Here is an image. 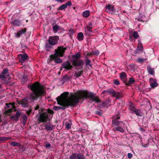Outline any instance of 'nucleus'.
I'll return each mask as SVG.
<instances>
[{
  "instance_id": "39",
  "label": "nucleus",
  "mask_w": 159,
  "mask_h": 159,
  "mask_svg": "<svg viewBox=\"0 0 159 159\" xmlns=\"http://www.w3.org/2000/svg\"><path fill=\"white\" fill-rule=\"evenodd\" d=\"M67 7L65 4H62V5L60 6L59 8V10H62L66 8Z\"/></svg>"
},
{
  "instance_id": "19",
  "label": "nucleus",
  "mask_w": 159,
  "mask_h": 159,
  "mask_svg": "<svg viewBox=\"0 0 159 159\" xmlns=\"http://www.w3.org/2000/svg\"><path fill=\"white\" fill-rule=\"evenodd\" d=\"M26 29L24 28L19 30L17 34H16V37L19 38L20 35L24 34L26 32Z\"/></svg>"
},
{
  "instance_id": "49",
  "label": "nucleus",
  "mask_w": 159,
  "mask_h": 159,
  "mask_svg": "<svg viewBox=\"0 0 159 159\" xmlns=\"http://www.w3.org/2000/svg\"><path fill=\"white\" fill-rule=\"evenodd\" d=\"M96 114H97L100 116H101L102 114V113L100 111H97L95 113Z\"/></svg>"
},
{
  "instance_id": "5",
  "label": "nucleus",
  "mask_w": 159,
  "mask_h": 159,
  "mask_svg": "<svg viewBox=\"0 0 159 159\" xmlns=\"http://www.w3.org/2000/svg\"><path fill=\"white\" fill-rule=\"evenodd\" d=\"M28 88L30 89H46L45 86L39 83L36 82L32 84H30L28 85Z\"/></svg>"
},
{
  "instance_id": "36",
  "label": "nucleus",
  "mask_w": 159,
  "mask_h": 159,
  "mask_svg": "<svg viewBox=\"0 0 159 159\" xmlns=\"http://www.w3.org/2000/svg\"><path fill=\"white\" fill-rule=\"evenodd\" d=\"M48 123L46 124L45 125V129L47 130H51L53 129V128H52L51 126L48 124Z\"/></svg>"
},
{
  "instance_id": "48",
  "label": "nucleus",
  "mask_w": 159,
  "mask_h": 159,
  "mask_svg": "<svg viewBox=\"0 0 159 159\" xmlns=\"http://www.w3.org/2000/svg\"><path fill=\"white\" fill-rule=\"evenodd\" d=\"M68 31L70 34H73L74 33V31L73 29H69Z\"/></svg>"
},
{
  "instance_id": "14",
  "label": "nucleus",
  "mask_w": 159,
  "mask_h": 159,
  "mask_svg": "<svg viewBox=\"0 0 159 159\" xmlns=\"http://www.w3.org/2000/svg\"><path fill=\"white\" fill-rule=\"evenodd\" d=\"M8 72V70L7 69H5L2 72V75H0V79L2 80H4L5 82H7L6 77L5 76L4 74H7Z\"/></svg>"
},
{
  "instance_id": "30",
  "label": "nucleus",
  "mask_w": 159,
  "mask_h": 159,
  "mask_svg": "<svg viewBox=\"0 0 159 159\" xmlns=\"http://www.w3.org/2000/svg\"><path fill=\"white\" fill-rule=\"evenodd\" d=\"M27 77L26 75H24L21 80V82L22 84H24L27 81Z\"/></svg>"
},
{
  "instance_id": "51",
  "label": "nucleus",
  "mask_w": 159,
  "mask_h": 159,
  "mask_svg": "<svg viewBox=\"0 0 159 159\" xmlns=\"http://www.w3.org/2000/svg\"><path fill=\"white\" fill-rule=\"evenodd\" d=\"M137 61L139 63L142 62L144 61V59L141 58H139L137 59Z\"/></svg>"
},
{
  "instance_id": "29",
  "label": "nucleus",
  "mask_w": 159,
  "mask_h": 159,
  "mask_svg": "<svg viewBox=\"0 0 159 159\" xmlns=\"http://www.w3.org/2000/svg\"><path fill=\"white\" fill-rule=\"evenodd\" d=\"M127 75L124 72L121 73L120 75V77L122 80H125L126 77Z\"/></svg>"
},
{
  "instance_id": "9",
  "label": "nucleus",
  "mask_w": 159,
  "mask_h": 159,
  "mask_svg": "<svg viewBox=\"0 0 159 159\" xmlns=\"http://www.w3.org/2000/svg\"><path fill=\"white\" fill-rule=\"evenodd\" d=\"M106 92L109 94L117 98H118L122 96L121 93L116 92L114 90H107Z\"/></svg>"
},
{
  "instance_id": "25",
  "label": "nucleus",
  "mask_w": 159,
  "mask_h": 159,
  "mask_svg": "<svg viewBox=\"0 0 159 159\" xmlns=\"http://www.w3.org/2000/svg\"><path fill=\"white\" fill-rule=\"evenodd\" d=\"M85 61L86 65L87 66H89L91 67L92 66V62L88 58H86L85 59Z\"/></svg>"
},
{
  "instance_id": "63",
  "label": "nucleus",
  "mask_w": 159,
  "mask_h": 159,
  "mask_svg": "<svg viewBox=\"0 0 159 159\" xmlns=\"http://www.w3.org/2000/svg\"><path fill=\"white\" fill-rule=\"evenodd\" d=\"M129 37H130H130H131V35H130Z\"/></svg>"
},
{
  "instance_id": "41",
  "label": "nucleus",
  "mask_w": 159,
  "mask_h": 159,
  "mask_svg": "<svg viewBox=\"0 0 159 159\" xmlns=\"http://www.w3.org/2000/svg\"><path fill=\"white\" fill-rule=\"evenodd\" d=\"M92 52L93 54L94 55H95L98 56L99 55V51L98 50H95L93 51H92Z\"/></svg>"
},
{
  "instance_id": "2",
  "label": "nucleus",
  "mask_w": 159,
  "mask_h": 159,
  "mask_svg": "<svg viewBox=\"0 0 159 159\" xmlns=\"http://www.w3.org/2000/svg\"><path fill=\"white\" fill-rule=\"evenodd\" d=\"M66 50V48L63 47H59L55 50V53L53 55H51L48 60V62L50 63L54 60V62L57 63H60L62 62V60L59 58L58 57H62L63 56V53Z\"/></svg>"
},
{
  "instance_id": "47",
  "label": "nucleus",
  "mask_w": 159,
  "mask_h": 159,
  "mask_svg": "<svg viewBox=\"0 0 159 159\" xmlns=\"http://www.w3.org/2000/svg\"><path fill=\"white\" fill-rule=\"evenodd\" d=\"M20 111H17L16 113V116L17 118L19 119V118L20 116Z\"/></svg>"
},
{
  "instance_id": "20",
  "label": "nucleus",
  "mask_w": 159,
  "mask_h": 159,
  "mask_svg": "<svg viewBox=\"0 0 159 159\" xmlns=\"http://www.w3.org/2000/svg\"><path fill=\"white\" fill-rule=\"evenodd\" d=\"M11 24L15 26H20V21L18 19H15L12 21Z\"/></svg>"
},
{
  "instance_id": "8",
  "label": "nucleus",
  "mask_w": 159,
  "mask_h": 159,
  "mask_svg": "<svg viewBox=\"0 0 159 159\" xmlns=\"http://www.w3.org/2000/svg\"><path fill=\"white\" fill-rule=\"evenodd\" d=\"M59 39L58 36H50L49 37L48 42L52 45H54L57 44Z\"/></svg>"
},
{
  "instance_id": "21",
  "label": "nucleus",
  "mask_w": 159,
  "mask_h": 159,
  "mask_svg": "<svg viewBox=\"0 0 159 159\" xmlns=\"http://www.w3.org/2000/svg\"><path fill=\"white\" fill-rule=\"evenodd\" d=\"M77 39L79 41L82 40L84 38V35L82 32H80L78 33L77 37Z\"/></svg>"
},
{
  "instance_id": "58",
  "label": "nucleus",
  "mask_w": 159,
  "mask_h": 159,
  "mask_svg": "<svg viewBox=\"0 0 159 159\" xmlns=\"http://www.w3.org/2000/svg\"><path fill=\"white\" fill-rule=\"evenodd\" d=\"M31 112V111H28L27 112V113L28 114H30Z\"/></svg>"
},
{
  "instance_id": "12",
  "label": "nucleus",
  "mask_w": 159,
  "mask_h": 159,
  "mask_svg": "<svg viewBox=\"0 0 159 159\" xmlns=\"http://www.w3.org/2000/svg\"><path fill=\"white\" fill-rule=\"evenodd\" d=\"M80 53L79 52L75 55L73 56L72 60L73 65L75 64L76 62L79 61V59L80 57Z\"/></svg>"
},
{
  "instance_id": "16",
  "label": "nucleus",
  "mask_w": 159,
  "mask_h": 159,
  "mask_svg": "<svg viewBox=\"0 0 159 159\" xmlns=\"http://www.w3.org/2000/svg\"><path fill=\"white\" fill-rule=\"evenodd\" d=\"M62 66L63 68L67 70L70 69L72 68V66L68 61L63 63Z\"/></svg>"
},
{
  "instance_id": "31",
  "label": "nucleus",
  "mask_w": 159,
  "mask_h": 159,
  "mask_svg": "<svg viewBox=\"0 0 159 159\" xmlns=\"http://www.w3.org/2000/svg\"><path fill=\"white\" fill-rule=\"evenodd\" d=\"M143 51V48H141L140 47H138L136 49V50L134 51V53L135 54H137V53L141 52Z\"/></svg>"
},
{
  "instance_id": "18",
  "label": "nucleus",
  "mask_w": 159,
  "mask_h": 159,
  "mask_svg": "<svg viewBox=\"0 0 159 159\" xmlns=\"http://www.w3.org/2000/svg\"><path fill=\"white\" fill-rule=\"evenodd\" d=\"M83 61L82 60H80L78 61L77 62H76L75 64L73 65L75 66V68L77 69L78 70L80 68H78L79 67H83Z\"/></svg>"
},
{
  "instance_id": "27",
  "label": "nucleus",
  "mask_w": 159,
  "mask_h": 159,
  "mask_svg": "<svg viewBox=\"0 0 159 159\" xmlns=\"http://www.w3.org/2000/svg\"><path fill=\"white\" fill-rule=\"evenodd\" d=\"M85 34L88 36H90L93 33V32L91 30L86 29L85 30Z\"/></svg>"
},
{
  "instance_id": "23",
  "label": "nucleus",
  "mask_w": 159,
  "mask_h": 159,
  "mask_svg": "<svg viewBox=\"0 0 159 159\" xmlns=\"http://www.w3.org/2000/svg\"><path fill=\"white\" fill-rule=\"evenodd\" d=\"M60 27L57 25H55L53 26L52 29L54 33H56L60 30Z\"/></svg>"
},
{
  "instance_id": "37",
  "label": "nucleus",
  "mask_w": 159,
  "mask_h": 159,
  "mask_svg": "<svg viewBox=\"0 0 159 159\" xmlns=\"http://www.w3.org/2000/svg\"><path fill=\"white\" fill-rule=\"evenodd\" d=\"M71 78V76H66L63 79V81L70 80Z\"/></svg>"
},
{
  "instance_id": "53",
  "label": "nucleus",
  "mask_w": 159,
  "mask_h": 159,
  "mask_svg": "<svg viewBox=\"0 0 159 159\" xmlns=\"http://www.w3.org/2000/svg\"><path fill=\"white\" fill-rule=\"evenodd\" d=\"M48 114V113L51 114H53L54 113L53 111L50 109H48V111L47 112Z\"/></svg>"
},
{
  "instance_id": "4",
  "label": "nucleus",
  "mask_w": 159,
  "mask_h": 159,
  "mask_svg": "<svg viewBox=\"0 0 159 159\" xmlns=\"http://www.w3.org/2000/svg\"><path fill=\"white\" fill-rule=\"evenodd\" d=\"M33 92L31 93L30 98L31 99L35 100L45 93V90H32Z\"/></svg>"
},
{
  "instance_id": "38",
  "label": "nucleus",
  "mask_w": 159,
  "mask_h": 159,
  "mask_svg": "<svg viewBox=\"0 0 159 159\" xmlns=\"http://www.w3.org/2000/svg\"><path fill=\"white\" fill-rule=\"evenodd\" d=\"M71 128V124L68 122H66V128L67 129H70Z\"/></svg>"
},
{
  "instance_id": "45",
  "label": "nucleus",
  "mask_w": 159,
  "mask_h": 159,
  "mask_svg": "<svg viewBox=\"0 0 159 159\" xmlns=\"http://www.w3.org/2000/svg\"><path fill=\"white\" fill-rule=\"evenodd\" d=\"M65 5L66 6V7H67V6H70L71 5L72 3L70 1H68L67 2L65 3Z\"/></svg>"
},
{
  "instance_id": "62",
  "label": "nucleus",
  "mask_w": 159,
  "mask_h": 159,
  "mask_svg": "<svg viewBox=\"0 0 159 159\" xmlns=\"http://www.w3.org/2000/svg\"><path fill=\"white\" fill-rule=\"evenodd\" d=\"M1 85L0 84V88H1Z\"/></svg>"
},
{
  "instance_id": "35",
  "label": "nucleus",
  "mask_w": 159,
  "mask_h": 159,
  "mask_svg": "<svg viewBox=\"0 0 159 159\" xmlns=\"http://www.w3.org/2000/svg\"><path fill=\"white\" fill-rule=\"evenodd\" d=\"M83 72V71H79L77 72H76L75 73L74 76L76 77H78L79 76H80L82 73V72Z\"/></svg>"
},
{
  "instance_id": "64",
  "label": "nucleus",
  "mask_w": 159,
  "mask_h": 159,
  "mask_svg": "<svg viewBox=\"0 0 159 159\" xmlns=\"http://www.w3.org/2000/svg\"><path fill=\"white\" fill-rule=\"evenodd\" d=\"M140 129L141 130H142V128H141Z\"/></svg>"
},
{
  "instance_id": "24",
  "label": "nucleus",
  "mask_w": 159,
  "mask_h": 159,
  "mask_svg": "<svg viewBox=\"0 0 159 159\" xmlns=\"http://www.w3.org/2000/svg\"><path fill=\"white\" fill-rule=\"evenodd\" d=\"M147 70L148 73L152 75H153L154 73V69L152 68L150 66H148L147 67Z\"/></svg>"
},
{
  "instance_id": "10",
  "label": "nucleus",
  "mask_w": 159,
  "mask_h": 159,
  "mask_svg": "<svg viewBox=\"0 0 159 159\" xmlns=\"http://www.w3.org/2000/svg\"><path fill=\"white\" fill-rule=\"evenodd\" d=\"M17 57L19 61L21 62H24L28 59V56L26 53L19 54Z\"/></svg>"
},
{
  "instance_id": "3",
  "label": "nucleus",
  "mask_w": 159,
  "mask_h": 159,
  "mask_svg": "<svg viewBox=\"0 0 159 159\" xmlns=\"http://www.w3.org/2000/svg\"><path fill=\"white\" fill-rule=\"evenodd\" d=\"M38 124L41 123H46L48 120H49L48 113L47 112H40L39 110V114L36 116Z\"/></svg>"
},
{
  "instance_id": "54",
  "label": "nucleus",
  "mask_w": 159,
  "mask_h": 159,
  "mask_svg": "<svg viewBox=\"0 0 159 159\" xmlns=\"http://www.w3.org/2000/svg\"><path fill=\"white\" fill-rule=\"evenodd\" d=\"M127 156L130 159L132 157V155L130 153H128Z\"/></svg>"
},
{
  "instance_id": "61",
  "label": "nucleus",
  "mask_w": 159,
  "mask_h": 159,
  "mask_svg": "<svg viewBox=\"0 0 159 159\" xmlns=\"http://www.w3.org/2000/svg\"><path fill=\"white\" fill-rule=\"evenodd\" d=\"M14 103H13V105H12V107H13H13H14L13 106H14Z\"/></svg>"
},
{
  "instance_id": "6",
  "label": "nucleus",
  "mask_w": 159,
  "mask_h": 159,
  "mask_svg": "<svg viewBox=\"0 0 159 159\" xmlns=\"http://www.w3.org/2000/svg\"><path fill=\"white\" fill-rule=\"evenodd\" d=\"M129 109L132 113H135L137 116L141 117L142 116L143 113L142 111L139 109L136 108L133 103H131L129 105Z\"/></svg>"
},
{
  "instance_id": "52",
  "label": "nucleus",
  "mask_w": 159,
  "mask_h": 159,
  "mask_svg": "<svg viewBox=\"0 0 159 159\" xmlns=\"http://www.w3.org/2000/svg\"><path fill=\"white\" fill-rule=\"evenodd\" d=\"M138 47H140L141 48H143L142 44L139 41H138Z\"/></svg>"
},
{
  "instance_id": "60",
  "label": "nucleus",
  "mask_w": 159,
  "mask_h": 159,
  "mask_svg": "<svg viewBox=\"0 0 159 159\" xmlns=\"http://www.w3.org/2000/svg\"><path fill=\"white\" fill-rule=\"evenodd\" d=\"M120 117L118 115L117 116V119H119Z\"/></svg>"
},
{
  "instance_id": "13",
  "label": "nucleus",
  "mask_w": 159,
  "mask_h": 159,
  "mask_svg": "<svg viewBox=\"0 0 159 159\" xmlns=\"http://www.w3.org/2000/svg\"><path fill=\"white\" fill-rule=\"evenodd\" d=\"M112 126L118 127L119 126H122L123 125H125L123 122L121 121H119L116 119H113L112 120Z\"/></svg>"
},
{
  "instance_id": "17",
  "label": "nucleus",
  "mask_w": 159,
  "mask_h": 159,
  "mask_svg": "<svg viewBox=\"0 0 159 159\" xmlns=\"http://www.w3.org/2000/svg\"><path fill=\"white\" fill-rule=\"evenodd\" d=\"M150 85L152 88H154L158 86V84L156 80H154L152 78L149 79Z\"/></svg>"
},
{
  "instance_id": "57",
  "label": "nucleus",
  "mask_w": 159,
  "mask_h": 159,
  "mask_svg": "<svg viewBox=\"0 0 159 159\" xmlns=\"http://www.w3.org/2000/svg\"><path fill=\"white\" fill-rule=\"evenodd\" d=\"M12 110H13V109H8V110L7 111H9V112H11L12 111Z\"/></svg>"
},
{
  "instance_id": "34",
  "label": "nucleus",
  "mask_w": 159,
  "mask_h": 159,
  "mask_svg": "<svg viewBox=\"0 0 159 159\" xmlns=\"http://www.w3.org/2000/svg\"><path fill=\"white\" fill-rule=\"evenodd\" d=\"M131 34H132V36H133L135 39H137L139 36L138 33L135 31L133 32Z\"/></svg>"
},
{
  "instance_id": "55",
  "label": "nucleus",
  "mask_w": 159,
  "mask_h": 159,
  "mask_svg": "<svg viewBox=\"0 0 159 159\" xmlns=\"http://www.w3.org/2000/svg\"><path fill=\"white\" fill-rule=\"evenodd\" d=\"M51 146V144L50 143H48L46 144L45 147L46 148L49 147Z\"/></svg>"
},
{
  "instance_id": "44",
  "label": "nucleus",
  "mask_w": 159,
  "mask_h": 159,
  "mask_svg": "<svg viewBox=\"0 0 159 159\" xmlns=\"http://www.w3.org/2000/svg\"><path fill=\"white\" fill-rule=\"evenodd\" d=\"M50 45H50L49 43H47L46 44L45 48H46L47 49V50H48L49 49L51 48V46Z\"/></svg>"
},
{
  "instance_id": "11",
  "label": "nucleus",
  "mask_w": 159,
  "mask_h": 159,
  "mask_svg": "<svg viewBox=\"0 0 159 159\" xmlns=\"http://www.w3.org/2000/svg\"><path fill=\"white\" fill-rule=\"evenodd\" d=\"M105 11L109 13L113 14L115 11L114 7L111 4H108L105 6Z\"/></svg>"
},
{
  "instance_id": "40",
  "label": "nucleus",
  "mask_w": 159,
  "mask_h": 159,
  "mask_svg": "<svg viewBox=\"0 0 159 159\" xmlns=\"http://www.w3.org/2000/svg\"><path fill=\"white\" fill-rule=\"evenodd\" d=\"M10 118L12 120H15L16 121H17L19 120L16 116H12L10 117Z\"/></svg>"
},
{
  "instance_id": "43",
  "label": "nucleus",
  "mask_w": 159,
  "mask_h": 159,
  "mask_svg": "<svg viewBox=\"0 0 159 159\" xmlns=\"http://www.w3.org/2000/svg\"><path fill=\"white\" fill-rule=\"evenodd\" d=\"M9 139L8 137H0V141H4L5 140H8Z\"/></svg>"
},
{
  "instance_id": "59",
  "label": "nucleus",
  "mask_w": 159,
  "mask_h": 159,
  "mask_svg": "<svg viewBox=\"0 0 159 159\" xmlns=\"http://www.w3.org/2000/svg\"><path fill=\"white\" fill-rule=\"evenodd\" d=\"M56 0L57 1L60 2H62V0Z\"/></svg>"
},
{
  "instance_id": "1",
  "label": "nucleus",
  "mask_w": 159,
  "mask_h": 159,
  "mask_svg": "<svg viewBox=\"0 0 159 159\" xmlns=\"http://www.w3.org/2000/svg\"><path fill=\"white\" fill-rule=\"evenodd\" d=\"M90 98V99L96 103L101 102L98 97L94 93L87 90H79L78 92L69 93L64 92L56 99L57 104L62 107L54 106L53 109L55 111L64 110L69 106L73 107L78 104L81 99Z\"/></svg>"
},
{
  "instance_id": "46",
  "label": "nucleus",
  "mask_w": 159,
  "mask_h": 159,
  "mask_svg": "<svg viewBox=\"0 0 159 159\" xmlns=\"http://www.w3.org/2000/svg\"><path fill=\"white\" fill-rule=\"evenodd\" d=\"M93 55V52L92 53H87L85 57V58H88V57H89L90 56H92Z\"/></svg>"
},
{
  "instance_id": "7",
  "label": "nucleus",
  "mask_w": 159,
  "mask_h": 159,
  "mask_svg": "<svg viewBox=\"0 0 159 159\" xmlns=\"http://www.w3.org/2000/svg\"><path fill=\"white\" fill-rule=\"evenodd\" d=\"M85 157L82 153L77 152L72 153L70 155L69 159H85Z\"/></svg>"
},
{
  "instance_id": "42",
  "label": "nucleus",
  "mask_w": 159,
  "mask_h": 159,
  "mask_svg": "<svg viewBox=\"0 0 159 159\" xmlns=\"http://www.w3.org/2000/svg\"><path fill=\"white\" fill-rule=\"evenodd\" d=\"M92 28V24L91 23H89L87 26V28L91 30Z\"/></svg>"
},
{
  "instance_id": "50",
  "label": "nucleus",
  "mask_w": 159,
  "mask_h": 159,
  "mask_svg": "<svg viewBox=\"0 0 159 159\" xmlns=\"http://www.w3.org/2000/svg\"><path fill=\"white\" fill-rule=\"evenodd\" d=\"M114 84L116 85H119L120 84L119 81L117 80H114Z\"/></svg>"
},
{
  "instance_id": "15",
  "label": "nucleus",
  "mask_w": 159,
  "mask_h": 159,
  "mask_svg": "<svg viewBox=\"0 0 159 159\" xmlns=\"http://www.w3.org/2000/svg\"><path fill=\"white\" fill-rule=\"evenodd\" d=\"M28 98H25L22 99L21 101L19 102V104H21L23 107H26L28 105Z\"/></svg>"
},
{
  "instance_id": "33",
  "label": "nucleus",
  "mask_w": 159,
  "mask_h": 159,
  "mask_svg": "<svg viewBox=\"0 0 159 159\" xmlns=\"http://www.w3.org/2000/svg\"><path fill=\"white\" fill-rule=\"evenodd\" d=\"M11 145L13 147H20V143L16 142H12L11 143Z\"/></svg>"
},
{
  "instance_id": "28",
  "label": "nucleus",
  "mask_w": 159,
  "mask_h": 159,
  "mask_svg": "<svg viewBox=\"0 0 159 159\" xmlns=\"http://www.w3.org/2000/svg\"><path fill=\"white\" fill-rule=\"evenodd\" d=\"M90 14L89 11L87 10L83 12L82 13V16L84 17H87L89 16Z\"/></svg>"
},
{
  "instance_id": "26",
  "label": "nucleus",
  "mask_w": 159,
  "mask_h": 159,
  "mask_svg": "<svg viewBox=\"0 0 159 159\" xmlns=\"http://www.w3.org/2000/svg\"><path fill=\"white\" fill-rule=\"evenodd\" d=\"M27 117L26 116H23L21 118V119L22 120V123L23 125H25L27 120Z\"/></svg>"
},
{
  "instance_id": "32",
  "label": "nucleus",
  "mask_w": 159,
  "mask_h": 159,
  "mask_svg": "<svg viewBox=\"0 0 159 159\" xmlns=\"http://www.w3.org/2000/svg\"><path fill=\"white\" fill-rule=\"evenodd\" d=\"M135 81L134 80V78H130L129 79V80L128 83H126V84L128 85H131Z\"/></svg>"
},
{
  "instance_id": "22",
  "label": "nucleus",
  "mask_w": 159,
  "mask_h": 159,
  "mask_svg": "<svg viewBox=\"0 0 159 159\" xmlns=\"http://www.w3.org/2000/svg\"><path fill=\"white\" fill-rule=\"evenodd\" d=\"M124 125L122 126H119L116 127V131H118L120 132L121 133H123L125 132V130L124 129Z\"/></svg>"
},
{
  "instance_id": "56",
  "label": "nucleus",
  "mask_w": 159,
  "mask_h": 159,
  "mask_svg": "<svg viewBox=\"0 0 159 159\" xmlns=\"http://www.w3.org/2000/svg\"><path fill=\"white\" fill-rule=\"evenodd\" d=\"M39 105H37V106L35 107L34 109L35 110H37L39 109Z\"/></svg>"
}]
</instances>
